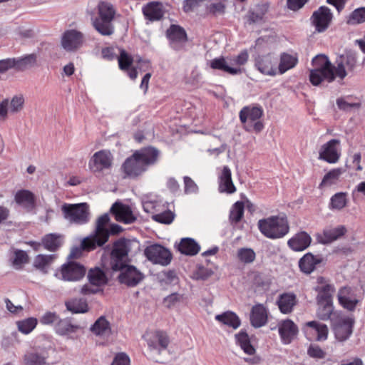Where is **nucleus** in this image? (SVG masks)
I'll list each match as a JSON object with an SVG mask.
<instances>
[{
	"instance_id": "obj_13",
	"label": "nucleus",
	"mask_w": 365,
	"mask_h": 365,
	"mask_svg": "<svg viewBox=\"0 0 365 365\" xmlns=\"http://www.w3.org/2000/svg\"><path fill=\"white\" fill-rule=\"evenodd\" d=\"M170 339L168 334L163 330H155L152 331L147 339V344L150 351H155L161 354L166 350L170 344Z\"/></svg>"
},
{
	"instance_id": "obj_6",
	"label": "nucleus",
	"mask_w": 365,
	"mask_h": 365,
	"mask_svg": "<svg viewBox=\"0 0 365 365\" xmlns=\"http://www.w3.org/2000/svg\"><path fill=\"white\" fill-rule=\"evenodd\" d=\"M248 58L247 51L243 50L237 56L230 59V65L224 57H220L210 61V67L212 69L223 71L230 75L240 74L242 72L241 66L247 63Z\"/></svg>"
},
{
	"instance_id": "obj_24",
	"label": "nucleus",
	"mask_w": 365,
	"mask_h": 365,
	"mask_svg": "<svg viewBox=\"0 0 365 365\" xmlns=\"http://www.w3.org/2000/svg\"><path fill=\"white\" fill-rule=\"evenodd\" d=\"M24 98L22 95L14 96L9 103L8 99H4L0 103V120L4 121L7 118L8 108L9 105L11 113H18L23 109Z\"/></svg>"
},
{
	"instance_id": "obj_26",
	"label": "nucleus",
	"mask_w": 365,
	"mask_h": 365,
	"mask_svg": "<svg viewBox=\"0 0 365 365\" xmlns=\"http://www.w3.org/2000/svg\"><path fill=\"white\" fill-rule=\"evenodd\" d=\"M347 232L344 225H339L336 227L325 228L322 234L317 235L318 241L324 245L329 244L341 238Z\"/></svg>"
},
{
	"instance_id": "obj_28",
	"label": "nucleus",
	"mask_w": 365,
	"mask_h": 365,
	"mask_svg": "<svg viewBox=\"0 0 365 365\" xmlns=\"http://www.w3.org/2000/svg\"><path fill=\"white\" fill-rule=\"evenodd\" d=\"M218 190L220 192L232 194L236 192V187L232 180L231 170L228 166L225 165L223 167L218 177Z\"/></svg>"
},
{
	"instance_id": "obj_49",
	"label": "nucleus",
	"mask_w": 365,
	"mask_h": 365,
	"mask_svg": "<svg viewBox=\"0 0 365 365\" xmlns=\"http://www.w3.org/2000/svg\"><path fill=\"white\" fill-rule=\"evenodd\" d=\"M66 308L73 313H86L88 306L86 299H73L66 302Z\"/></svg>"
},
{
	"instance_id": "obj_27",
	"label": "nucleus",
	"mask_w": 365,
	"mask_h": 365,
	"mask_svg": "<svg viewBox=\"0 0 365 365\" xmlns=\"http://www.w3.org/2000/svg\"><path fill=\"white\" fill-rule=\"evenodd\" d=\"M268 319L267 309L262 304L252 307L250 313V323L255 328L264 326Z\"/></svg>"
},
{
	"instance_id": "obj_42",
	"label": "nucleus",
	"mask_w": 365,
	"mask_h": 365,
	"mask_svg": "<svg viewBox=\"0 0 365 365\" xmlns=\"http://www.w3.org/2000/svg\"><path fill=\"white\" fill-rule=\"evenodd\" d=\"M88 278L90 284L96 287L103 286L108 282L106 273L98 267L91 269L88 274Z\"/></svg>"
},
{
	"instance_id": "obj_59",
	"label": "nucleus",
	"mask_w": 365,
	"mask_h": 365,
	"mask_svg": "<svg viewBox=\"0 0 365 365\" xmlns=\"http://www.w3.org/2000/svg\"><path fill=\"white\" fill-rule=\"evenodd\" d=\"M365 21V7H360L354 10L348 19V24H358Z\"/></svg>"
},
{
	"instance_id": "obj_11",
	"label": "nucleus",
	"mask_w": 365,
	"mask_h": 365,
	"mask_svg": "<svg viewBox=\"0 0 365 365\" xmlns=\"http://www.w3.org/2000/svg\"><path fill=\"white\" fill-rule=\"evenodd\" d=\"M302 330L309 341H324L329 335L328 327L319 321H310L304 324Z\"/></svg>"
},
{
	"instance_id": "obj_46",
	"label": "nucleus",
	"mask_w": 365,
	"mask_h": 365,
	"mask_svg": "<svg viewBox=\"0 0 365 365\" xmlns=\"http://www.w3.org/2000/svg\"><path fill=\"white\" fill-rule=\"evenodd\" d=\"M130 252V243L129 241L125 238H120L117 240L113 243L110 253L113 255H120L125 257H128V253Z\"/></svg>"
},
{
	"instance_id": "obj_48",
	"label": "nucleus",
	"mask_w": 365,
	"mask_h": 365,
	"mask_svg": "<svg viewBox=\"0 0 365 365\" xmlns=\"http://www.w3.org/2000/svg\"><path fill=\"white\" fill-rule=\"evenodd\" d=\"M78 329V326L72 324L70 320L67 319H59L58 323L55 325V330L60 335H68L75 333Z\"/></svg>"
},
{
	"instance_id": "obj_2",
	"label": "nucleus",
	"mask_w": 365,
	"mask_h": 365,
	"mask_svg": "<svg viewBox=\"0 0 365 365\" xmlns=\"http://www.w3.org/2000/svg\"><path fill=\"white\" fill-rule=\"evenodd\" d=\"M98 15L91 19L92 26L102 36H111L115 29L113 21L116 11L113 5L109 2L101 1L97 6Z\"/></svg>"
},
{
	"instance_id": "obj_34",
	"label": "nucleus",
	"mask_w": 365,
	"mask_h": 365,
	"mask_svg": "<svg viewBox=\"0 0 365 365\" xmlns=\"http://www.w3.org/2000/svg\"><path fill=\"white\" fill-rule=\"evenodd\" d=\"M298 63V56L297 53L290 54L283 52L280 54L279 63L277 67V73L284 74L287 71L294 68Z\"/></svg>"
},
{
	"instance_id": "obj_12",
	"label": "nucleus",
	"mask_w": 365,
	"mask_h": 365,
	"mask_svg": "<svg viewBox=\"0 0 365 365\" xmlns=\"http://www.w3.org/2000/svg\"><path fill=\"white\" fill-rule=\"evenodd\" d=\"M341 157L340 140L331 139L323 144L319 151V159L328 163H336Z\"/></svg>"
},
{
	"instance_id": "obj_47",
	"label": "nucleus",
	"mask_w": 365,
	"mask_h": 365,
	"mask_svg": "<svg viewBox=\"0 0 365 365\" xmlns=\"http://www.w3.org/2000/svg\"><path fill=\"white\" fill-rule=\"evenodd\" d=\"M237 259L244 264H249L256 259V253L252 248L241 247L237 250Z\"/></svg>"
},
{
	"instance_id": "obj_35",
	"label": "nucleus",
	"mask_w": 365,
	"mask_h": 365,
	"mask_svg": "<svg viewBox=\"0 0 365 365\" xmlns=\"http://www.w3.org/2000/svg\"><path fill=\"white\" fill-rule=\"evenodd\" d=\"M321 262V257L308 252L299 259V267L302 272L310 274L315 269L317 264Z\"/></svg>"
},
{
	"instance_id": "obj_62",
	"label": "nucleus",
	"mask_w": 365,
	"mask_h": 365,
	"mask_svg": "<svg viewBox=\"0 0 365 365\" xmlns=\"http://www.w3.org/2000/svg\"><path fill=\"white\" fill-rule=\"evenodd\" d=\"M184 192L187 195L195 194L198 192V186L195 181L188 176L183 178Z\"/></svg>"
},
{
	"instance_id": "obj_61",
	"label": "nucleus",
	"mask_w": 365,
	"mask_h": 365,
	"mask_svg": "<svg viewBox=\"0 0 365 365\" xmlns=\"http://www.w3.org/2000/svg\"><path fill=\"white\" fill-rule=\"evenodd\" d=\"M174 214L170 210H167L153 216V219L160 223L170 224L174 220Z\"/></svg>"
},
{
	"instance_id": "obj_60",
	"label": "nucleus",
	"mask_w": 365,
	"mask_h": 365,
	"mask_svg": "<svg viewBox=\"0 0 365 365\" xmlns=\"http://www.w3.org/2000/svg\"><path fill=\"white\" fill-rule=\"evenodd\" d=\"M307 354L309 357L315 359H324L326 357V351L318 344H311L307 349Z\"/></svg>"
},
{
	"instance_id": "obj_3",
	"label": "nucleus",
	"mask_w": 365,
	"mask_h": 365,
	"mask_svg": "<svg viewBox=\"0 0 365 365\" xmlns=\"http://www.w3.org/2000/svg\"><path fill=\"white\" fill-rule=\"evenodd\" d=\"M257 226L264 237L272 240L282 238L289 232V221L285 215L261 219Z\"/></svg>"
},
{
	"instance_id": "obj_17",
	"label": "nucleus",
	"mask_w": 365,
	"mask_h": 365,
	"mask_svg": "<svg viewBox=\"0 0 365 365\" xmlns=\"http://www.w3.org/2000/svg\"><path fill=\"white\" fill-rule=\"evenodd\" d=\"M84 43V35L79 31L70 29L66 31L61 38L62 47L67 51H76Z\"/></svg>"
},
{
	"instance_id": "obj_21",
	"label": "nucleus",
	"mask_w": 365,
	"mask_h": 365,
	"mask_svg": "<svg viewBox=\"0 0 365 365\" xmlns=\"http://www.w3.org/2000/svg\"><path fill=\"white\" fill-rule=\"evenodd\" d=\"M277 58L268 53L259 56L255 61V66L262 74L274 76L277 74Z\"/></svg>"
},
{
	"instance_id": "obj_18",
	"label": "nucleus",
	"mask_w": 365,
	"mask_h": 365,
	"mask_svg": "<svg viewBox=\"0 0 365 365\" xmlns=\"http://www.w3.org/2000/svg\"><path fill=\"white\" fill-rule=\"evenodd\" d=\"M143 274L135 267L127 265L120 270L118 279L120 284L133 287L137 286L143 280Z\"/></svg>"
},
{
	"instance_id": "obj_14",
	"label": "nucleus",
	"mask_w": 365,
	"mask_h": 365,
	"mask_svg": "<svg viewBox=\"0 0 365 365\" xmlns=\"http://www.w3.org/2000/svg\"><path fill=\"white\" fill-rule=\"evenodd\" d=\"M166 36L170 41V46L179 51L182 49L187 41V35L182 26L171 24L166 31Z\"/></svg>"
},
{
	"instance_id": "obj_63",
	"label": "nucleus",
	"mask_w": 365,
	"mask_h": 365,
	"mask_svg": "<svg viewBox=\"0 0 365 365\" xmlns=\"http://www.w3.org/2000/svg\"><path fill=\"white\" fill-rule=\"evenodd\" d=\"M226 6L222 2H217V3H212L210 4L207 8V10L208 13L214 15H222L225 12Z\"/></svg>"
},
{
	"instance_id": "obj_43",
	"label": "nucleus",
	"mask_w": 365,
	"mask_h": 365,
	"mask_svg": "<svg viewBox=\"0 0 365 365\" xmlns=\"http://www.w3.org/2000/svg\"><path fill=\"white\" fill-rule=\"evenodd\" d=\"M344 173L341 168H334L329 170L323 178L319 185V189L336 184L340 176Z\"/></svg>"
},
{
	"instance_id": "obj_4",
	"label": "nucleus",
	"mask_w": 365,
	"mask_h": 365,
	"mask_svg": "<svg viewBox=\"0 0 365 365\" xmlns=\"http://www.w3.org/2000/svg\"><path fill=\"white\" fill-rule=\"evenodd\" d=\"M314 69L310 71L309 81L314 86L319 85L324 80L329 83L335 79L334 66L324 55H318L312 59Z\"/></svg>"
},
{
	"instance_id": "obj_9",
	"label": "nucleus",
	"mask_w": 365,
	"mask_h": 365,
	"mask_svg": "<svg viewBox=\"0 0 365 365\" xmlns=\"http://www.w3.org/2000/svg\"><path fill=\"white\" fill-rule=\"evenodd\" d=\"M144 255L153 263L163 266L169 264L173 259L170 251L159 244L148 246L144 250Z\"/></svg>"
},
{
	"instance_id": "obj_20",
	"label": "nucleus",
	"mask_w": 365,
	"mask_h": 365,
	"mask_svg": "<svg viewBox=\"0 0 365 365\" xmlns=\"http://www.w3.org/2000/svg\"><path fill=\"white\" fill-rule=\"evenodd\" d=\"M317 283L319 285L315 288L317 292V303H330L333 302V294L335 292V287L327 282L323 277L317 278Z\"/></svg>"
},
{
	"instance_id": "obj_8",
	"label": "nucleus",
	"mask_w": 365,
	"mask_h": 365,
	"mask_svg": "<svg viewBox=\"0 0 365 365\" xmlns=\"http://www.w3.org/2000/svg\"><path fill=\"white\" fill-rule=\"evenodd\" d=\"M113 160V155L109 150H101L96 152L89 159L88 168L94 174L110 171Z\"/></svg>"
},
{
	"instance_id": "obj_56",
	"label": "nucleus",
	"mask_w": 365,
	"mask_h": 365,
	"mask_svg": "<svg viewBox=\"0 0 365 365\" xmlns=\"http://www.w3.org/2000/svg\"><path fill=\"white\" fill-rule=\"evenodd\" d=\"M14 255L12 265L17 269H21L24 264H27L29 261V255L24 250H16L14 252Z\"/></svg>"
},
{
	"instance_id": "obj_38",
	"label": "nucleus",
	"mask_w": 365,
	"mask_h": 365,
	"mask_svg": "<svg viewBox=\"0 0 365 365\" xmlns=\"http://www.w3.org/2000/svg\"><path fill=\"white\" fill-rule=\"evenodd\" d=\"M237 345L248 355H253L256 352L255 348L251 344L250 338L245 330H241L235 335Z\"/></svg>"
},
{
	"instance_id": "obj_30",
	"label": "nucleus",
	"mask_w": 365,
	"mask_h": 365,
	"mask_svg": "<svg viewBox=\"0 0 365 365\" xmlns=\"http://www.w3.org/2000/svg\"><path fill=\"white\" fill-rule=\"evenodd\" d=\"M15 202L25 208L28 212L32 211L36 207V197L28 190H20L14 196Z\"/></svg>"
},
{
	"instance_id": "obj_23",
	"label": "nucleus",
	"mask_w": 365,
	"mask_h": 365,
	"mask_svg": "<svg viewBox=\"0 0 365 365\" xmlns=\"http://www.w3.org/2000/svg\"><path fill=\"white\" fill-rule=\"evenodd\" d=\"M110 212L118 222L131 224L136 220L130 206L121 202H115L110 208Z\"/></svg>"
},
{
	"instance_id": "obj_40",
	"label": "nucleus",
	"mask_w": 365,
	"mask_h": 365,
	"mask_svg": "<svg viewBox=\"0 0 365 365\" xmlns=\"http://www.w3.org/2000/svg\"><path fill=\"white\" fill-rule=\"evenodd\" d=\"M218 322L237 329L241 325V320L239 317L233 312L227 311L221 314H217L215 317Z\"/></svg>"
},
{
	"instance_id": "obj_10",
	"label": "nucleus",
	"mask_w": 365,
	"mask_h": 365,
	"mask_svg": "<svg viewBox=\"0 0 365 365\" xmlns=\"http://www.w3.org/2000/svg\"><path fill=\"white\" fill-rule=\"evenodd\" d=\"M86 269L83 265L76 262L63 264L56 275L64 281H78L86 274Z\"/></svg>"
},
{
	"instance_id": "obj_29",
	"label": "nucleus",
	"mask_w": 365,
	"mask_h": 365,
	"mask_svg": "<svg viewBox=\"0 0 365 365\" xmlns=\"http://www.w3.org/2000/svg\"><path fill=\"white\" fill-rule=\"evenodd\" d=\"M311 242L312 237L307 232L302 231L290 238L287 242V245L292 250L300 252L309 247Z\"/></svg>"
},
{
	"instance_id": "obj_32",
	"label": "nucleus",
	"mask_w": 365,
	"mask_h": 365,
	"mask_svg": "<svg viewBox=\"0 0 365 365\" xmlns=\"http://www.w3.org/2000/svg\"><path fill=\"white\" fill-rule=\"evenodd\" d=\"M297 303V299L296 295L291 292H285L280 294L277 301L279 311L284 314L291 313Z\"/></svg>"
},
{
	"instance_id": "obj_51",
	"label": "nucleus",
	"mask_w": 365,
	"mask_h": 365,
	"mask_svg": "<svg viewBox=\"0 0 365 365\" xmlns=\"http://www.w3.org/2000/svg\"><path fill=\"white\" fill-rule=\"evenodd\" d=\"M245 205L242 201L236 202L230 210L229 219L232 224H237L244 216Z\"/></svg>"
},
{
	"instance_id": "obj_19",
	"label": "nucleus",
	"mask_w": 365,
	"mask_h": 365,
	"mask_svg": "<svg viewBox=\"0 0 365 365\" xmlns=\"http://www.w3.org/2000/svg\"><path fill=\"white\" fill-rule=\"evenodd\" d=\"M356 65V56L355 53H346L345 55L341 56L339 59L336 61V66H334L335 78L338 77L340 79H344L348 71H353Z\"/></svg>"
},
{
	"instance_id": "obj_52",
	"label": "nucleus",
	"mask_w": 365,
	"mask_h": 365,
	"mask_svg": "<svg viewBox=\"0 0 365 365\" xmlns=\"http://www.w3.org/2000/svg\"><path fill=\"white\" fill-rule=\"evenodd\" d=\"M346 194L337 192L331 197L329 207L330 210H341L346 207Z\"/></svg>"
},
{
	"instance_id": "obj_33",
	"label": "nucleus",
	"mask_w": 365,
	"mask_h": 365,
	"mask_svg": "<svg viewBox=\"0 0 365 365\" xmlns=\"http://www.w3.org/2000/svg\"><path fill=\"white\" fill-rule=\"evenodd\" d=\"M143 14L150 21H160L164 14L163 5L158 1L149 2L143 6Z\"/></svg>"
},
{
	"instance_id": "obj_45",
	"label": "nucleus",
	"mask_w": 365,
	"mask_h": 365,
	"mask_svg": "<svg viewBox=\"0 0 365 365\" xmlns=\"http://www.w3.org/2000/svg\"><path fill=\"white\" fill-rule=\"evenodd\" d=\"M104 237L95 232L93 235L86 237L81 242V248L83 250L91 251L97 247H101L106 242L103 241Z\"/></svg>"
},
{
	"instance_id": "obj_58",
	"label": "nucleus",
	"mask_w": 365,
	"mask_h": 365,
	"mask_svg": "<svg viewBox=\"0 0 365 365\" xmlns=\"http://www.w3.org/2000/svg\"><path fill=\"white\" fill-rule=\"evenodd\" d=\"M118 61L120 70L128 71L130 66L133 64V58L125 50L122 49L119 56L118 57Z\"/></svg>"
},
{
	"instance_id": "obj_15",
	"label": "nucleus",
	"mask_w": 365,
	"mask_h": 365,
	"mask_svg": "<svg viewBox=\"0 0 365 365\" xmlns=\"http://www.w3.org/2000/svg\"><path fill=\"white\" fill-rule=\"evenodd\" d=\"M333 15L329 8L325 6H320L314 11L310 18L311 22L314 26L316 31L323 32L327 29Z\"/></svg>"
},
{
	"instance_id": "obj_57",
	"label": "nucleus",
	"mask_w": 365,
	"mask_h": 365,
	"mask_svg": "<svg viewBox=\"0 0 365 365\" xmlns=\"http://www.w3.org/2000/svg\"><path fill=\"white\" fill-rule=\"evenodd\" d=\"M319 306L317 311V317L319 319L327 321L330 319L334 312L333 302L317 303Z\"/></svg>"
},
{
	"instance_id": "obj_44",
	"label": "nucleus",
	"mask_w": 365,
	"mask_h": 365,
	"mask_svg": "<svg viewBox=\"0 0 365 365\" xmlns=\"http://www.w3.org/2000/svg\"><path fill=\"white\" fill-rule=\"evenodd\" d=\"M91 331L97 336H108L111 333L110 322L104 317H99L91 328Z\"/></svg>"
},
{
	"instance_id": "obj_7",
	"label": "nucleus",
	"mask_w": 365,
	"mask_h": 365,
	"mask_svg": "<svg viewBox=\"0 0 365 365\" xmlns=\"http://www.w3.org/2000/svg\"><path fill=\"white\" fill-rule=\"evenodd\" d=\"M61 211L64 218L71 223L82 225L89 220L88 205L86 203H64Z\"/></svg>"
},
{
	"instance_id": "obj_54",
	"label": "nucleus",
	"mask_w": 365,
	"mask_h": 365,
	"mask_svg": "<svg viewBox=\"0 0 365 365\" xmlns=\"http://www.w3.org/2000/svg\"><path fill=\"white\" fill-rule=\"evenodd\" d=\"M24 365H46V358L37 352H28L24 356Z\"/></svg>"
},
{
	"instance_id": "obj_53",
	"label": "nucleus",
	"mask_w": 365,
	"mask_h": 365,
	"mask_svg": "<svg viewBox=\"0 0 365 365\" xmlns=\"http://www.w3.org/2000/svg\"><path fill=\"white\" fill-rule=\"evenodd\" d=\"M128 257L110 253L109 265L114 272L120 271L125 268L128 265Z\"/></svg>"
},
{
	"instance_id": "obj_31",
	"label": "nucleus",
	"mask_w": 365,
	"mask_h": 365,
	"mask_svg": "<svg viewBox=\"0 0 365 365\" xmlns=\"http://www.w3.org/2000/svg\"><path fill=\"white\" fill-rule=\"evenodd\" d=\"M269 9V4L268 3L257 4L253 9L248 11L246 15L247 22L249 24H253L264 21V16L268 12Z\"/></svg>"
},
{
	"instance_id": "obj_55",
	"label": "nucleus",
	"mask_w": 365,
	"mask_h": 365,
	"mask_svg": "<svg viewBox=\"0 0 365 365\" xmlns=\"http://www.w3.org/2000/svg\"><path fill=\"white\" fill-rule=\"evenodd\" d=\"M37 319L34 317L18 321L16 325L20 332L28 334L31 332L37 325Z\"/></svg>"
},
{
	"instance_id": "obj_5",
	"label": "nucleus",
	"mask_w": 365,
	"mask_h": 365,
	"mask_svg": "<svg viewBox=\"0 0 365 365\" xmlns=\"http://www.w3.org/2000/svg\"><path fill=\"white\" fill-rule=\"evenodd\" d=\"M263 114L264 110L262 106L250 105L244 106L240 110L239 118L245 130L259 133L264 128V124L261 121Z\"/></svg>"
},
{
	"instance_id": "obj_39",
	"label": "nucleus",
	"mask_w": 365,
	"mask_h": 365,
	"mask_svg": "<svg viewBox=\"0 0 365 365\" xmlns=\"http://www.w3.org/2000/svg\"><path fill=\"white\" fill-rule=\"evenodd\" d=\"M178 251L185 255L194 256L200 250V245L192 238H182L178 245Z\"/></svg>"
},
{
	"instance_id": "obj_41",
	"label": "nucleus",
	"mask_w": 365,
	"mask_h": 365,
	"mask_svg": "<svg viewBox=\"0 0 365 365\" xmlns=\"http://www.w3.org/2000/svg\"><path fill=\"white\" fill-rule=\"evenodd\" d=\"M56 258V255H38L34 258L33 266L43 274H46Z\"/></svg>"
},
{
	"instance_id": "obj_37",
	"label": "nucleus",
	"mask_w": 365,
	"mask_h": 365,
	"mask_svg": "<svg viewBox=\"0 0 365 365\" xmlns=\"http://www.w3.org/2000/svg\"><path fill=\"white\" fill-rule=\"evenodd\" d=\"M15 69L18 71H25L37 65V55L27 54L20 58H14Z\"/></svg>"
},
{
	"instance_id": "obj_36",
	"label": "nucleus",
	"mask_w": 365,
	"mask_h": 365,
	"mask_svg": "<svg viewBox=\"0 0 365 365\" xmlns=\"http://www.w3.org/2000/svg\"><path fill=\"white\" fill-rule=\"evenodd\" d=\"M41 242L46 250L55 252L62 246L63 236L56 233L47 234L42 238Z\"/></svg>"
},
{
	"instance_id": "obj_1",
	"label": "nucleus",
	"mask_w": 365,
	"mask_h": 365,
	"mask_svg": "<svg viewBox=\"0 0 365 365\" xmlns=\"http://www.w3.org/2000/svg\"><path fill=\"white\" fill-rule=\"evenodd\" d=\"M160 153L159 150L152 146L137 150L126 158L122 165V170L129 178L138 177L158 163Z\"/></svg>"
},
{
	"instance_id": "obj_22",
	"label": "nucleus",
	"mask_w": 365,
	"mask_h": 365,
	"mask_svg": "<svg viewBox=\"0 0 365 365\" xmlns=\"http://www.w3.org/2000/svg\"><path fill=\"white\" fill-rule=\"evenodd\" d=\"M354 319L349 317L339 319L334 327L335 337L340 341H346L353 332Z\"/></svg>"
},
{
	"instance_id": "obj_64",
	"label": "nucleus",
	"mask_w": 365,
	"mask_h": 365,
	"mask_svg": "<svg viewBox=\"0 0 365 365\" xmlns=\"http://www.w3.org/2000/svg\"><path fill=\"white\" fill-rule=\"evenodd\" d=\"M110 365H130V357L125 352L117 353L114 356Z\"/></svg>"
},
{
	"instance_id": "obj_16",
	"label": "nucleus",
	"mask_w": 365,
	"mask_h": 365,
	"mask_svg": "<svg viewBox=\"0 0 365 365\" xmlns=\"http://www.w3.org/2000/svg\"><path fill=\"white\" fill-rule=\"evenodd\" d=\"M337 299L339 305L349 312L354 311L359 303L355 290L348 286L342 287L339 289Z\"/></svg>"
},
{
	"instance_id": "obj_25",
	"label": "nucleus",
	"mask_w": 365,
	"mask_h": 365,
	"mask_svg": "<svg viewBox=\"0 0 365 365\" xmlns=\"http://www.w3.org/2000/svg\"><path fill=\"white\" fill-rule=\"evenodd\" d=\"M278 331L282 343L289 344L297 335L298 327L291 319H285L279 323Z\"/></svg>"
},
{
	"instance_id": "obj_50",
	"label": "nucleus",
	"mask_w": 365,
	"mask_h": 365,
	"mask_svg": "<svg viewBox=\"0 0 365 365\" xmlns=\"http://www.w3.org/2000/svg\"><path fill=\"white\" fill-rule=\"evenodd\" d=\"M110 217L108 214L100 216L96 222V233L104 237L103 241L107 242L109 238V232L106 226L109 222Z\"/></svg>"
}]
</instances>
